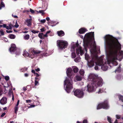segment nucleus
Returning <instances> with one entry per match:
<instances>
[{
	"instance_id": "nucleus-37",
	"label": "nucleus",
	"mask_w": 123,
	"mask_h": 123,
	"mask_svg": "<svg viewBox=\"0 0 123 123\" xmlns=\"http://www.w3.org/2000/svg\"><path fill=\"white\" fill-rule=\"evenodd\" d=\"M6 28L8 30H11L12 29V27L10 25L9 26H7Z\"/></svg>"
},
{
	"instance_id": "nucleus-48",
	"label": "nucleus",
	"mask_w": 123,
	"mask_h": 123,
	"mask_svg": "<svg viewBox=\"0 0 123 123\" xmlns=\"http://www.w3.org/2000/svg\"><path fill=\"white\" fill-rule=\"evenodd\" d=\"M7 26L6 24H3L2 25V27H3L4 28H6Z\"/></svg>"
},
{
	"instance_id": "nucleus-50",
	"label": "nucleus",
	"mask_w": 123,
	"mask_h": 123,
	"mask_svg": "<svg viewBox=\"0 0 123 123\" xmlns=\"http://www.w3.org/2000/svg\"><path fill=\"white\" fill-rule=\"evenodd\" d=\"M31 72L32 73H34L35 75L36 73H35V71L34 70H32L31 71Z\"/></svg>"
},
{
	"instance_id": "nucleus-22",
	"label": "nucleus",
	"mask_w": 123,
	"mask_h": 123,
	"mask_svg": "<svg viewBox=\"0 0 123 123\" xmlns=\"http://www.w3.org/2000/svg\"><path fill=\"white\" fill-rule=\"evenodd\" d=\"M28 69L26 67H25L23 68H21V71L22 72H25Z\"/></svg>"
},
{
	"instance_id": "nucleus-26",
	"label": "nucleus",
	"mask_w": 123,
	"mask_h": 123,
	"mask_svg": "<svg viewBox=\"0 0 123 123\" xmlns=\"http://www.w3.org/2000/svg\"><path fill=\"white\" fill-rule=\"evenodd\" d=\"M107 120L110 123H112L111 118L109 116L107 117Z\"/></svg>"
},
{
	"instance_id": "nucleus-14",
	"label": "nucleus",
	"mask_w": 123,
	"mask_h": 123,
	"mask_svg": "<svg viewBox=\"0 0 123 123\" xmlns=\"http://www.w3.org/2000/svg\"><path fill=\"white\" fill-rule=\"evenodd\" d=\"M7 99L5 97H3L0 100V103L2 105L6 104V102Z\"/></svg>"
},
{
	"instance_id": "nucleus-47",
	"label": "nucleus",
	"mask_w": 123,
	"mask_h": 123,
	"mask_svg": "<svg viewBox=\"0 0 123 123\" xmlns=\"http://www.w3.org/2000/svg\"><path fill=\"white\" fill-rule=\"evenodd\" d=\"M6 32L7 33H12V31L11 30L8 31L7 30L6 31Z\"/></svg>"
},
{
	"instance_id": "nucleus-3",
	"label": "nucleus",
	"mask_w": 123,
	"mask_h": 123,
	"mask_svg": "<svg viewBox=\"0 0 123 123\" xmlns=\"http://www.w3.org/2000/svg\"><path fill=\"white\" fill-rule=\"evenodd\" d=\"M66 73L68 77L66 78L64 81V86L66 91L68 93H69L71 90L73 88L72 79L74 74L72 69L71 68L67 69Z\"/></svg>"
},
{
	"instance_id": "nucleus-27",
	"label": "nucleus",
	"mask_w": 123,
	"mask_h": 123,
	"mask_svg": "<svg viewBox=\"0 0 123 123\" xmlns=\"http://www.w3.org/2000/svg\"><path fill=\"white\" fill-rule=\"evenodd\" d=\"M121 71V69H120V66H119L117 69H116L115 70V72H120Z\"/></svg>"
},
{
	"instance_id": "nucleus-32",
	"label": "nucleus",
	"mask_w": 123,
	"mask_h": 123,
	"mask_svg": "<svg viewBox=\"0 0 123 123\" xmlns=\"http://www.w3.org/2000/svg\"><path fill=\"white\" fill-rule=\"evenodd\" d=\"M29 35H26L24 36V38L25 39L28 40L29 39Z\"/></svg>"
},
{
	"instance_id": "nucleus-62",
	"label": "nucleus",
	"mask_w": 123,
	"mask_h": 123,
	"mask_svg": "<svg viewBox=\"0 0 123 123\" xmlns=\"http://www.w3.org/2000/svg\"><path fill=\"white\" fill-rule=\"evenodd\" d=\"M46 19L47 21H48L50 19L49 17H47L46 18Z\"/></svg>"
},
{
	"instance_id": "nucleus-15",
	"label": "nucleus",
	"mask_w": 123,
	"mask_h": 123,
	"mask_svg": "<svg viewBox=\"0 0 123 123\" xmlns=\"http://www.w3.org/2000/svg\"><path fill=\"white\" fill-rule=\"evenodd\" d=\"M82 77L80 75H77L75 77V80L77 81H81L82 80Z\"/></svg>"
},
{
	"instance_id": "nucleus-40",
	"label": "nucleus",
	"mask_w": 123,
	"mask_h": 123,
	"mask_svg": "<svg viewBox=\"0 0 123 123\" xmlns=\"http://www.w3.org/2000/svg\"><path fill=\"white\" fill-rule=\"evenodd\" d=\"M46 29H45V28L44 27H43V28L41 29L40 30L41 32H43Z\"/></svg>"
},
{
	"instance_id": "nucleus-5",
	"label": "nucleus",
	"mask_w": 123,
	"mask_h": 123,
	"mask_svg": "<svg viewBox=\"0 0 123 123\" xmlns=\"http://www.w3.org/2000/svg\"><path fill=\"white\" fill-rule=\"evenodd\" d=\"M109 106L108 101L106 100L104 102L99 104L97 107V109L98 110L103 108L105 109H107L109 108Z\"/></svg>"
},
{
	"instance_id": "nucleus-49",
	"label": "nucleus",
	"mask_w": 123,
	"mask_h": 123,
	"mask_svg": "<svg viewBox=\"0 0 123 123\" xmlns=\"http://www.w3.org/2000/svg\"><path fill=\"white\" fill-rule=\"evenodd\" d=\"M94 69L95 70H97L98 69V67L97 65L96 66L94 67Z\"/></svg>"
},
{
	"instance_id": "nucleus-24",
	"label": "nucleus",
	"mask_w": 123,
	"mask_h": 123,
	"mask_svg": "<svg viewBox=\"0 0 123 123\" xmlns=\"http://www.w3.org/2000/svg\"><path fill=\"white\" fill-rule=\"evenodd\" d=\"M4 34L2 29H1L0 30V36L4 35Z\"/></svg>"
},
{
	"instance_id": "nucleus-54",
	"label": "nucleus",
	"mask_w": 123,
	"mask_h": 123,
	"mask_svg": "<svg viewBox=\"0 0 123 123\" xmlns=\"http://www.w3.org/2000/svg\"><path fill=\"white\" fill-rule=\"evenodd\" d=\"M5 113L4 112L3 113L1 116V117H3L5 115Z\"/></svg>"
},
{
	"instance_id": "nucleus-28",
	"label": "nucleus",
	"mask_w": 123,
	"mask_h": 123,
	"mask_svg": "<svg viewBox=\"0 0 123 123\" xmlns=\"http://www.w3.org/2000/svg\"><path fill=\"white\" fill-rule=\"evenodd\" d=\"M80 57H78L74 59V61L76 62H78L80 61Z\"/></svg>"
},
{
	"instance_id": "nucleus-52",
	"label": "nucleus",
	"mask_w": 123,
	"mask_h": 123,
	"mask_svg": "<svg viewBox=\"0 0 123 123\" xmlns=\"http://www.w3.org/2000/svg\"><path fill=\"white\" fill-rule=\"evenodd\" d=\"M27 87H24L23 88V89L24 90V92H25L27 90L26 89Z\"/></svg>"
},
{
	"instance_id": "nucleus-23",
	"label": "nucleus",
	"mask_w": 123,
	"mask_h": 123,
	"mask_svg": "<svg viewBox=\"0 0 123 123\" xmlns=\"http://www.w3.org/2000/svg\"><path fill=\"white\" fill-rule=\"evenodd\" d=\"M76 56V54L75 53L72 52L71 54L72 57L73 58H75Z\"/></svg>"
},
{
	"instance_id": "nucleus-4",
	"label": "nucleus",
	"mask_w": 123,
	"mask_h": 123,
	"mask_svg": "<svg viewBox=\"0 0 123 123\" xmlns=\"http://www.w3.org/2000/svg\"><path fill=\"white\" fill-rule=\"evenodd\" d=\"M57 46L59 49L62 50L66 48L68 45L67 42L62 40H58L57 41Z\"/></svg>"
},
{
	"instance_id": "nucleus-55",
	"label": "nucleus",
	"mask_w": 123,
	"mask_h": 123,
	"mask_svg": "<svg viewBox=\"0 0 123 123\" xmlns=\"http://www.w3.org/2000/svg\"><path fill=\"white\" fill-rule=\"evenodd\" d=\"M24 75L25 77H27L29 75L27 73H25L24 74Z\"/></svg>"
},
{
	"instance_id": "nucleus-30",
	"label": "nucleus",
	"mask_w": 123,
	"mask_h": 123,
	"mask_svg": "<svg viewBox=\"0 0 123 123\" xmlns=\"http://www.w3.org/2000/svg\"><path fill=\"white\" fill-rule=\"evenodd\" d=\"M55 21H52L51 23V25L52 26H55L56 24H55Z\"/></svg>"
},
{
	"instance_id": "nucleus-20",
	"label": "nucleus",
	"mask_w": 123,
	"mask_h": 123,
	"mask_svg": "<svg viewBox=\"0 0 123 123\" xmlns=\"http://www.w3.org/2000/svg\"><path fill=\"white\" fill-rule=\"evenodd\" d=\"M79 73L82 76H84L85 73V72L84 70L81 69L79 71Z\"/></svg>"
},
{
	"instance_id": "nucleus-34",
	"label": "nucleus",
	"mask_w": 123,
	"mask_h": 123,
	"mask_svg": "<svg viewBox=\"0 0 123 123\" xmlns=\"http://www.w3.org/2000/svg\"><path fill=\"white\" fill-rule=\"evenodd\" d=\"M31 31L34 34H36V33H37L39 32L38 31H36L34 30H32Z\"/></svg>"
},
{
	"instance_id": "nucleus-16",
	"label": "nucleus",
	"mask_w": 123,
	"mask_h": 123,
	"mask_svg": "<svg viewBox=\"0 0 123 123\" xmlns=\"http://www.w3.org/2000/svg\"><path fill=\"white\" fill-rule=\"evenodd\" d=\"M73 69V71L74 73H77L79 71L78 68L76 66H74L73 68H72Z\"/></svg>"
},
{
	"instance_id": "nucleus-1",
	"label": "nucleus",
	"mask_w": 123,
	"mask_h": 123,
	"mask_svg": "<svg viewBox=\"0 0 123 123\" xmlns=\"http://www.w3.org/2000/svg\"><path fill=\"white\" fill-rule=\"evenodd\" d=\"M104 39L105 44L110 50L107 59V63H114L117 65V63L116 60L117 59V52L116 49L119 47L121 49V45L118 39L111 35H107L104 37Z\"/></svg>"
},
{
	"instance_id": "nucleus-60",
	"label": "nucleus",
	"mask_w": 123,
	"mask_h": 123,
	"mask_svg": "<svg viewBox=\"0 0 123 123\" xmlns=\"http://www.w3.org/2000/svg\"><path fill=\"white\" fill-rule=\"evenodd\" d=\"M36 71L38 72L40 70V69L39 68H38L37 69H35Z\"/></svg>"
},
{
	"instance_id": "nucleus-46",
	"label": "nucleus",
	"mask_w": 123,
	"mask_h": 123,
	"mask_svg": "<svg viewBox=\"0 0 123 123\" xmlns=\"http://www.w3.org/2000/svg\"><path fill=\"white\" fill-rule=\"evenodd\" d=\"M39 78H38L37 77H35V80L39 81Z\"/></svg>"
},
{
	"instance_id": "nucleus-8",
	"label": "nucleus",
	"mask_w": 123,
	"mask_h": 123,
	"mask_svg": "<svg viewBox=\"0 0 123 123\" xmlns=\"http://www.w3.org/2000/svg\"><path fill=\"white\" fill-rule=\"evenodd\" d=\"M85 59L87 61V65L89 68H91L94 66V61L92 60L93 58H92V60H90L88 58H87L86 56H85Z\"/></svg>"
},
{
	"instance_id": "nucleus-11",
	"label": "nucleus",
	"mask_w": 123,
	"mask_h": 123,
	"mask_svg": "<svg viewBox=\"0 0 123 123\" xmlns=\"http://www.w3.org/2000/svg\"><path fill=\"white\" fill-rule=\"evenodd\" d=\"M32 19L27 18L25 21V22L27 24L26 25L28 26H30L31 25Z\"/></svg>"
},
{
	"instance_id": "nucleus-36",
	"label": "nucleus",
	"mask_w": 123,
	"mask_h": 123,
	"mask_svg": "<svg viewBox=\"0 0 123 123\" xmlns=\"http://www.w3.org/2000/svg\"><path fill=\"white\" fill-rule=\"evenodd\" d=\"M80 55H82L83 54H84V52L82 49V48H81V49H80Z\"/></svg>"
},
{
	"instance_id": "nucleus-43",
	"label": "nucleus",
	"mask_w": 123,
	"mask_h": 123,
	"mask_svg": "<svg viewBox=\"0 0 123 123\" xmlns=\"http://www.w3.org/2000/svg\"><path fill=\"white\" fill-rule=\"evenodd\" d=\"M15 27L16 28H17L19 26V25L18 24L17 22H16L15 25H14Z\"/></svg>"
},
{
	"instance_id": "nucleus-44",
	"label": "nucleus",
	"mask_w": 123,
	"mask_h": 123,
	"mask_svg": "<svg viewBox=\"0 0 123 123\" xmlns=\"http://www.w3.org/2000/svg\"><path fill=\"white\" fill-rule=\"evenodd\" d=\"M82 123H87V120L86 119L84 120L83 121Z\"/></svg>"
},
{
	"instance_id": "nucleus-39",
	"label": "nucleus",
	"mask_w": 123,
	"mask_h": 123,
	"mask_svg": "<svg viewBox=\"0 0 123 123\" xmlns=\"http://www.w3.org/2000/svg\"><path fill=\"white\" fill-rule=\"evenodd\" d=\"M46 20L45 19H43V20H41L40 21V22L42 23H44L46 22Z\"/></svg>"
},
{
	"instance_id": "nucleus-2",
	"label": "nucleus",
	"mask_w": 123,
	"mask_h": 123,
	"mask_svg": "<svg viewBox=\"0 0 123 123\" xmlns=\"http://www.w3.org/2000/svg\"><path fill=\"white\" fill-rule=\"evenodd\" d=\"M88 80L91 81V84H88L85 87V90L89 92H92L94 90V86H101L103 83V80L101 77L96 76L94 74H90Z\"/></svg>"
},
{
	"instance_id": "nucleus-38",
	"label": "nucleus",
	"mask_w": 123,
	"mask_h": 123,
	"mask_svg": "<svg viewBox=\"0 0 123 123\" xmlns=\"http://www.w3.org/2000/svg\"><path fill=\"white\" fill-rule=\"evenodd\" d=\"M5 79L6 81L8 80L9 79V76H6L5 77Z\"/></svg>"
},
{
	"instance_id": "nucleus-21",
	"label": "nucleus",
	"mask_w": 123,
	"mask_h": 123,
	"mask_svg": "<svg viewBox=\"0 0 123 123\" xmlns=\"http://www.w3.org/2000/svg\"><path fill=\"white\" fill-rule=\"evenodd\" d=\"M43 35V33H39L38 34V36L41 39H44V38L42 37V36Z\"/></svg>"
},
{
	"instance_id": "nucleus-33",
	"label": "nucleus",
	"mask_w": 123,
	"mask_h": 123,
	"mask_svg": "<svg viewBox=\"0 0 123 123\" xmlns=\"http://www.w3.org/2000/svg\"><path fill=\"white\" fill-rule=\"evenodd\" d=\"M18 106H16L15 108V113L16 114H17V112L18 111Z\"/></svg>"
},
{
	"instance_id": "nucleus-10",
	"label": "nucleus",
	"mask_w": 123,
	"mask_h": 123,
	"mask_svg": "<svg viewBox=\"0 0 123 123\" xmlns=\"http://www.w3.org/2000/svg\"><path fill=\"white\" fill-rule=\"evenodd\" d=\"M96 64L97 65H98L99 66H101V68L103 70H106L107 68V67L106 66H103V63L102 62H99L98 63H96Z\"/></svg>"
},
{
	"instance_id": "nucleus-59",
	"label": "nucleus",
	"mask_w": 123,
	"mask_h": 123,
	"mask_svg": "<svg viewBox=\"0 0 123 123\" xmlns=\"http://www.w3.org/2000/svg\"><path fill=\"white\" fill-rule=\"evenodd\" d=\"M44 10H41L39 11V12L41 13H42L43 12H44Z\"/></svg>"
},
{
	"instance_id": "nucleus-42",
	"label": "nucleus",
	"mask_w": 123,
	"mask_h": 123,
	"mask_svg": "<svg viewBox=\"0 0 123 123\" xmlns=\"http://www.w3.org/2000/svg\"><path fill=\"white\" fill-rule=\"evenodd\" d=\"M121 116L119 115H116V117L118 119H119L120 118Z\"/></svg>"
},
{
	"instance_id": "nucleus-45",
	"label": "nucleus",
	"mask_w": 123,
	"mask_h": 123,
	"mask_svg": "<svg viewBox=\"0 0 123 123\" xmlns=\"http://www.w3.org/2000/svg\"><path fill=\"white\" fill-rule=\"evenodd\" d=\"M30 12L32 13H34L35 12L34 11L32 10V9L30 8Z\"/></svg>"
},
{
	"instance_id": "nucleus-17",
	"label": "nucleus",
	"mask_w": 123,
	"mask_h": 123,
	"mask_svg": "<svg viewBox=\"0 0 123 123\" xmlns=\"http://www.w3.org/2000/svg\"><path fill=\"white\" fill-rule=\"evenodd\" d=\"M82 47H81L80 46H79V48H77L76 49V52L77 54L78 55L79 54V52L80 51V49H81Z\"/></svg>"
},
{
	"instance_id": "nucleus-63",
	"label": "nucleus",
	"mask_w": 123,
	"mask_h": 123,
	"mask_svg": "<svg viewBox=\"0 0 123 123\" xmlns=\"http://www.w3.org/2000/svg\"><path fill=\"white\" fill-rule=\"evenodd\" d=\"M50 32H51L50 31H47L46 32V34H47L49 33Z\"/></svg>"
},
{
	"instance_id": "nucleus-25",
	"label": "nucleus",
	"mask_w": 123,
	"mask_h": 123,
	"mask_svg": "<svg viewBox=\"0 0 123 123\" xmlns=\"http://www.w3.org/2000/svg\"><path fill=\"white\" fill-rule=\"evenodd\" d=\"M119 100H121L123 102V96L121 95H119L118 96Z\"/></svg>"
},
{
	"instance_id": "nucleus-35",
	"label": "nucleus",
	"mask_w": 123,
	"mask_h": 123,
	"mask_svg": "<svg viewBox=\"0 0 123 123\" xmlns=\"http://www.w3.org/2000/svg\"><path fill=\"white\" fill-rule=\"evenodd\" d=\"M38 81L35 80V86L38 85H39V83L38 82Z\"/></svg>"
},
{
	"instance_id": "nucleus-61",
	"label": "nucleus",
	"mask_w": 123,
	"mask_h": 123,
	"mask_svg": "<svg viewBox=\"0 0 123 123\" xmlns=\"http://www.w3.org/2000/svg\"><path fill=\"white\" fill-rule=\"evenodd\" d=\"M76 46L77 47H78V48H79V45L78 43H76Z\"/></svg>"
},
{
	"instance_id": "nucleus-13",
	"label": "nucleus",
	"mask_w": 123,
	"mask_h": 123,
	"mask_svg": "<svg viewBox=\"0 0 123 123\" xmlns=\"http://www.w3.org/2000/svg\"><path fill=\"white\" fill-rule=\"evenodd\" d=\"M58 35L60 37H62L65 35L64 32L62 30L58 31L57 32Z\"/></svg>"
},
{
	"instance_id": "nucleus-41",
	"label": "nucleus",
	"mask_w": 123,
	"mask_h": 123,
	"mask_svg": "<svg viewBox=\"0 0 123 123\" xmlns=\"http://www.w3.org/2000/svg\"><path fill=\"white\" fill-rule=\"evenodd\" d=\"M120 55L121 56H123V51H121L119 52Z\"/></svg>"
},
{
	"instance_id": "nucleus-19",
	"label": "nucleus",
	"mask_w": 123,
	"mask_h": 123,
	"mask_svg": "<svg viewBox=\"0 0 123 123\" xmlns=\"http://www.w3.org/2000/svg\"><path fill=\"white\" fill-rule=\"evenodd\" d=\"M23 55L25 56H27L29 55V54L28 52L26 51V50H24L23 52Z\"/></svg>"
},
{
	"instance_id": "nucleus-7",
	"label": "nucleus",
	"mask_w": 123,
	"mask_h": 123,
	"mask_svg": "<svg viewBox=\"0 0 123 123\" xmlns=\"http://www.w3.org/2000/svg\"><path fill=\"white\" fill-rule=\"evenodd\" d=\"M85 37L89 41H92L93 38L94 37V32H91L86 33Z\"/></svg>"
},
{
	"instance_id": "nucleus-6",
	"label": "nucleus",
	"mask_w": 123,
	"mask_h": 123,
	"mask_svg": "<svg viewBox=\"0 0 123 123\" xmlns=\"http://www.w3.org/2000/svg\"><path fill=\"white\" fill-rule=\"evenodd\" d=\"M73 92L74 95L78 98H81L84 95V93L80 89H74Z\"/></svg>"
},
{
	"instance_id": "nucleus-64",
	"label": "nucleus",
	"mask_w": 123,
	"mask_h": 123,
	"mask_svg": "<svg viewBox=\"0 0 123 123\" xmlns=\"http://www.w3.org/2000/svg\"><path fill=\"white\" fill-rule=\"evenodd\" d=\"M43 36L44 37H47L48 36L47 34H46H46H44V35L43 34Z\"/></svg>"
},
{
	"instance_id": "nucleus-53",
	"label": "nucleus",
	"mask_w": 123,
	"mask_h": 123,
	"mask_svg": "<svg viewBox=\"0 0 123 123\" xmlns=\"http://www.w3.org/2000/svg\"><path fill=\"white\" fill-rule=\"evenodd\" d=\"M34 53L35 54H39L40 53V52L34 51Z\"/></svg>"
},
{
	"instance_id": "nucleus-12",
	"label": "nucleus",
	"mask_w": 123,
	"mask_h": 123,
	"mask_svg": "<svg viewBox=\"0 0 123 123\" xmlns=\"http://www.w3.org/2000/svg\"><path fill=\"white\" fill-rule=\"evenodd\" d=\"M87 31L86 29L84 28H82L79 29V32L80 34H82L84 33Z\"/></svg>"
},
{
	"instance_id": "nucleus-29",
	"label": "nucleus",
	"mask_w": 123,
	"mask_h": 123,
	"mask_svg": "<svg viewBox=\"0 0 123 123\" xmlns=\"http://www.w3.org/2000/svg\"><path fill=\"white\" fill-rule=\"evenodd\" d=\"M88 45V43H84V46L85 48L86 49V48L87 47Z\"/></svg>"
},
{
	"instance_id": "nucleus-18",
	"label": "nucleus",
	"mask_w": 123,
	"mask_h": 123,
	"mask_svg": "<svg viewBox=\"0 0 123 123\" xmlns=\"http://www.w3.org/2000/svg\"><path fill=\"white\" fill-rule=\"evenodd\" d=\"M11 39H14L15 38L16 36L13 34H10L8 36Z\"/></svg>"
},
{
	"instance_id": "nucleus-31",
	"label": "nucleus",
	"mask_w": 123,
	"mask_h": 123,
	"mask_svg": "<svg viewBox=\"0 0 123 123\" xmlns=\"http://www.w3.org/2000/svg\"><path fill=\"white\" fill-rule=\"evenodd\" d=\"M0 5V7L1 8L5 7V5L2 1L1 2Z\"/></svg>"
},
{
	"instance_id": "nucleus-58",
	"label": "nucleus",
	"mask_w": 123,
	"mask_h": 123,
	"mask_svg": "<svg viewBox=\"0 0 123 123\" xmlns=\"http://www.w3.org/2000/svg\"><path fill=\"white\" fill-rule=\"evenodd\" d=\"M9 94L10 95H11L12 94H12H13L12 92L10 90L9 92Z\"/></svg>"
},
{
	"instance_id": "nucleus-51",
	"label": "nucleus",
	"mask_w": 123,
	"mask_h": 123,
	"mask_svg": "<svg viewBox=\"0 0 123 123\" xmlns=\"http://www.w3.org/2000/svg\"><path fill=\"white\" fill-rule=\"evenodd\" d=\"M12 16L13 17L16 18H18L17 16L14 15L13 14H12Z\"/></svg>"
},
{
	"instance_id": "nucleus-9",
	"label": "nucleus",
	"mask_w": 123,
	"mask_h": 123,
	"mask_svg": "<svg viewBox=\"0 0 123 123\" xmlns=\"http://www.w3.org/2000/svg\"><path fill=\"white\" fill-rule=\"evenodd\" d=\"M16 45L15 44L12 43L11 44L9 50L10 52H13L16 50Z\"/></svg>"
},
{
	"instance_id": "nucleus-56",
	"label": "nucleus",
	"mask_w": 123,
	"mask_h": 123,
	"mask_svg": "<svg viewBox=\"0 0 123 123\" xmlns=\"http://www.w3.org/2000/svg\"><path fill=\"white\" fill-rule=\"evenodd\" d=\"M19 101H19V100H18L16 105V106H18V105H19Z\"/></svg>"
},
{
	"instance_id": "nucleus-57",
	"label": "nucleus",
	"mask_w": 123,
	"mask_h": 123,
	"mask_svg": "<svg viewBox=\"0 0 123 123\" xmlns=\"http://www.w3.org/2000/svg\"><path fill=\"white\" fill-rule=\"evenodd\" d=\"M35 75L36 76V77H39V76H40L39 74H38V73H36V75Z\"/></svg>"
}]
</instances>
